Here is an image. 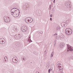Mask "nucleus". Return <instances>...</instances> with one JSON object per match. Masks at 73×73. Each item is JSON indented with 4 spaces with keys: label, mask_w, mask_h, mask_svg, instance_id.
I'll list each match as a JSON object with an SVG mask.
<instances>
[{
    "label": "nucleus",
    "mask_w": 73,
    "mask_h": 73,
    "mask_svg": "<svg viewBox=\"0 0 73 73\" xmlns=\"http://www.w3.org/2000/svg\"><path fill=\"white\" fill-rule=\"evenodd\" d=\"M51 70H50V69H49L48 70V73H50V71H51Z\"/></svg>",
    "instance_id": "2f4dec72"
},
{
    "label": "nucleus",
    "mask_w": 73,
    "mask_h": 73,
    "mask_svg": "<svg viewBox=\"0 0 73 73\" xmlns=\"http://www.w3.org/2000/svg\"><path fill=\"white\" fill-rule=\"evenodd\" d=\"M15 47L16 46H19L20 45V42H16L14 44Z\"/></svg>",
    "instance_id": "6e6552de"
},
{
    "label": "nucleus",
    "mask_w": 73,
    "mask_h": 73,
    "mask_svg": "<svg viewBox=\"0 0 73 73\" xmlns=\"http://www.w3.org/2000/svg\"><path fill=\"white\" fill-rule=\"evenodd\" d=\"M33 21V19H30V20H29V22H31L30 23H32V22Z\"/></svg>",
    "instance_id": "c85d7f7f"
},
{
    "label": "nucleus",
    "mask_w": 73,
    "mask_h": 73,
    "mask_svg": "<svg viewBox=\"0 0 73 73\" xmlns=\"http://www.w3.org/2000/svg\"><path fill=\"white\" fill-rule=\"evenodd\" d=\"M55 36V34H54L52 35V36Z\"/></svg>",
    "instance_id": "58836bf2"
},
{
    "label": "nucleus",
    "mask_w": 73,
    "mask_h": 73,
    "mask_svg": "<svg viewBox=\"0 0 73 73\" xmlns=\"http://www.w3.org/2000/svg\"><path fill=\"white\" fill-rule=\"evenodd\" d=\"M29 38H30V40H31V36H29Z\"/></svg>",
    "instance_id": "79ce46f5"
},
{
    "label": "nucleus",
    "mask_w": 73,
    "mask_h": 73,
    "mask_svg": "<svg viewBox=\"0 0 73 73\" xmlns=\"http://www.w3.org/2000/svg\"><path fill=\"white\" fill-rule=\"evenodd\" d=\"M21 60H22L23 61H26V58L24 56H22L21 57Z\"/></svg>",
    "instance_id": "ddd939ff"
},
{
    "label": "nucleus",
    "mask_w": 73,
    "mask_h": 73,
    "mask_svg": "<svg viewBox=\"0 0 73 73\" xmlns=\"http://www.w3.org/2000/svg\"><path fill=\"white\" fill-rule=\"evenodd\" d=\"M20 13H17L16 15H14L15 16H16L17 17H18Z\"/></svg>",
    "instance_id": "a878e982"
},
{
    "label": "nucleus",
    "mask_w": 73,
    "mask_h": 73,
    "mask_svg": "<svg viewBox=\"0 0 73 73\" xmlns=\"http://www.w3.org/2000/svg\"><path fill=\"white\" fill-rule=\"evenodd\" d=\"M15 9H17V10H18V11H20V10H19L18 9H17L16 8H13L11 10V13H13L11 14L12 15H13V13H14V12H15Z\"/></svg>",
    "instance_id": "0eeeda50"
},
{
    "label": "nucleus",
    "mask_w": 73,
    "mask_h": 73,
    "mask_svg": "<svg viewBox=\"0 0 73 73\" xmlns=\"http://www.w3.org/2000/svg\"><path fill=\"white\" fill-rule=\"evenodd\" d=\"M29 18H31L30 17H27L25 19V23H28V24L29 23H31V22H29Z\"/></svg>",
    "instance_id": "423d86ee"
},
{
    "label": "nucleus",
    "mask_w": 73,
    "mask_h": 73,
    "mask_svg": "<svg viewBox=\"0 0 73 73\" xmlns=\"http://www.w3.org/2000/svg\"><path fill=\"white\" fill-rule=\"evenodd\" d=\"M71 29L70 28H68L66 29V31H71Z\"/></svg>",
    "instance_id": "4be33fe9"
},
{
    "label": "nucleus",
    "mask_w": 73,
    "mask_h": 73,
    "mask_svg": "<svg viewBox=\"0 0 73 73\" xmlns=\"http://www.w3.org/2000/svg\"><path fill=\"white\" fill-rule=\"evenodd\" d=\"M18 13V11L17 10H15L14 12L13 13V15H16V14Z\"/></svg>",
    "instance_id": "aec40b11"
},
{
    "label": "nucleus",
    "mask_w": 73,
    "mask_h": 73,
    "mask_svg": "<svg viewBox=\"0 0 73 73\" xmlns=\"http://www.w3.org/2000/svg\"><path fill=\"white\" fill-rule=\"evenodd\" d=\"M67 48L68 49L67 50L68 52L69 51H73V49L72 47L71 46H70L69 44H67Z\"/></svg>",
    "instance_id": "f03ea898"
},
{
    "label": "nucleus",
    "mask_w": 73,
    "mask_h": 73,
    "mask_svg": "<svg viewBox=\"0 0 73 73\" xmlns=\"http://www.w3.org/2000/svg\"><path fill=\"white\" fill-rule=\"evenodd\" d=\"M60 27L59 26L57 27L56 28V30L57 31V30H60Z\"/></svg>",
    "instance_id": "5701e85b"
},
{
    "label": "nucleus",
    "mask_w": 73,
    "mask_h": 73,
    "mask_svg": "<svg viewBox=\"0 0 73 73\" xmlns=\"http://www.w3.org/2000/svg\"><path fill=\"white\" fill-rule=\"evenodd\" d=\"M56 40H55L54 42V46H55V45L56 44Z\"/></svg>",
    "instance_id": "393cba45"
},
{
    "label": "nucleus",
    "mask_w": 73,
    "mask_h": 73,
    "mask_svg": "<svg viewBox=\"0 0 73 73\" xmlns=\"http://www.w3.org/2000/svg\"><path fill=\"white\" fill-rule=\"evenodd\" d=\"M72 59H73V56L72 57Z\"/></svg>",
    "instance_id": "09e8293b"
},
{
    "label": "nucleus",
    "mask_w": 73,
    "mask_h": 73,
    "mask_svg": "<svg viewBox=\"0 0 73 73\" xmlns=\"http://www.w3.org/2000/svg\"><path fill=\"white\" fill-rule=\"evenodd\" d=\"M70 4L69 2H67L65 4V5L67 8H70Z\"/></svg>",
    "instance_id": "39448f33"
},
{
    "label": "nucleus",
    "mask_w": 73,
    "mask_h": 73,
    "mask_svg": "<svg viewBox=\"0 0 73 73\" xmlns=\"http://www.w3.org/2000/svg\"><path fill=\"white\" fill-rule=\"evenodd\" d=\"M21 31L23 32H25L27 31V27H25V26L22 27L21 29Z\"/></svg>",
    "instance_id": "7ed1b4c3"
},
{
    "label": "nucleus",
    "mask_w": 73,
    "mask_h": 73,
    "mask_svg": "<svg viewBox=\"0 0 73 73\" xmlns=\"http://www.w3.org/2000/svg\"><path fill=\"white\" fill-rule=\"evenodd\" d=\"M72 33V30H71V31H66L65 33L67 35V36H69V35H71Z\"/></svg>",
    "instance_id": "20e7f679"
},
{
    "label": "nucleus",
    "mask_w": 73,
    "mask_h": 73,
    "mask_svg": "<svg viewBox=\"0 0 73 73\" xmlns=\"http://www.w3.org/2000/svg\"><path fill=\"white\" fill-rule=\"evenodd\" d=\"M58 64H59V65H60V61L58 62L57 64V65H58Z\"/></svg>",
    "instance_id": "c756f323"
},
{
    "label": "nucleus",
    "mask_w": 73,
    "mask_h": 73,
    "mask_svg": "<svg viewBox=\"0 0 73 73\" xmlns=\"http://www.w3.org/2000/svg\"><path fill=\"white\" fill-rule=\"evenodd\" d=\"M30 40L31 41V42H32V41L31 40V39Z\"/></svg>",
    "instance_id": "a18cd8bd"
},
{
    "label": "nucleus",
    "mask_w": 73,
    "mask_h": 73,
    "mask_svg": "<svg viewBox=\"0 0 73 73\" xmlns=\"http://www.w3.org/2000/svg\"><path fill=\"white\" fill-rule=\"evenodd\" d=\"M50 21H52V18H50Z\"/></svg>",
    "instance_id": "f704fd0d"
},
{
    "label": "nucleus",
    "mask_w": 73,
    "mask_h": 73,
    "mask_svg": "<svg viewBox=\"0 0 73 73\" xmlns=\"http://www.w3.org/2000/svg\"><path fill=\"white\" fill-rule=\"evenodd\" d=\"M60 47L61 48H64V43H61L60 44Z\"/></svg>",
    "instance_id": "f8f14e48"
},
{
    "label": "nucleus",
    "mask_w": 73,
    "mask_h": 73,
    "mask_svg": "<svg viewBox=\"0 0 73 73\" xmlns=\"http://www.w3.org/2000/svg\"><path fill=\"white\" fill-rule=\"evenodd\" d=\"M38 33H40V32H39V31L38 32Z\"/></svg>",
    "instance_id": "ea45409f"
},
{
    "label": "nucleus",
    "mask_w": 73,
    "mask_h": 73,
    "mask_svg": "<svg viewBox=\"0 0 73 73\" xmlns=\"http://www.w3.org/2000/svg\"><path fill=\"white\" fill-rule=\"evenodd\" d=\"M49 66H50V65H49V64H47L46 65V67H47V68H49Z\"/></svg>",
    "instance_id": "7c9ffc66"
},
{
    "label": "nucleus",
    "mask_w": 73,
    "mask_h": 73,
    "mask_svg": "<svg viewBox=\"0 0 73 73\" xmlns=\"http://www.w3.org/2000/svg\"><path fill=\"white\" fill-rule=\"evenodd\" d=\"M12 61L14 63H16L18 62V58L17 57H14L12 59Z\"/></svg>",
    "instance_id": "f257e3e1"
},
{
    "label": "nucleus",
    "mask_w": 73,
    "mask_h": 73,
    "mask_svg": "<svg viewBox=\"0 0 73 73\" xmlns=\"http://www.w3.org/2000/svg\"><path fill=\"white\" fill-rule=\"evenodd\" d=\"M52 7V5H50L49 6V10H50L51 9V8Z\"/></svg>",
    "instance_id": "bb28decb"
},
{
    "label": "nucleus",
    "mask_w": 73,
    "mask_h": 73,
    "mask_svg": "<svg viewBox=\"0 0 73 73\" xmlns=\"http://www.w3.org/2000/svg\"><path fill=\"white\" fill-rule=\"evenodd\" d=\"M61 67V66H58V68L59 69V70L60 71V72H62V71H63V68H60Z\"/></svg>",
    "instance_id": "a211bd4d"
},
{
    "label": "nucleus",
    "mask_w": 73,
    "mask_h": 73,
    "mask_svg": "<svg viewBox=\"0 0 73 73\" xmlns=\"http://www.w3.org/2000/svg\"><path fill=\"white\" fill-rule=\"evenodd\" d=\"M52 16H53V15L52 14H51L50 15V16L51 17H52Z\"/></svg>",
    "instance_id": "c9c22d12"
},
{
    "label": "nucleus",
    "mask_w": 73,
    "mask_h": 73,
    "mask_svg": "<svg viewBox=\"0 0 73 73\" xmlns=\"http://www.w3.org/2000/svg\"><path fill=\"white\" fill-rule=\"evenodd\" d=\"M53 3H55V0H54L53 1Z\"/></svg>",
    "instance_id": "e433bc0d"
},
{
    "label": "nucleus",
    "mask_w": 73,
    "mask_h": 73,
    "mask_svg": "<svg viewBox=\"0 0 73 73\" xmlns=\"http://www.w3.org/2000/svg\"><path fill=\"white\" fill-rule=\"evenodd\" d=\"M8 17L6 16L5 17H4L3 18L4 21H5V22L6 23H7L8 22L7 21V19H8Z\"/></svg>",
    "instance_id": "9d476101"
},
{
    "label": "nucleus",
    "mask_w": 73,
    "mask_h": 73,
    "mask_svg": "<svg viewBox=\"0 0 73 73\" xmlns=\"http://www.w3.org/2000/svg\"><path fill=\"white\" fill-rule=\"evenodd\" d=\"M19 35V36H18V37L19 38H17V40L18 39H20V38H21V35L20 34H18Z\"/></svg>",
    "instance_id": "412c9836"
},
{
    "label": "nucleus",
    "mask_w": 73,
    "mask_h": 73,
    "mask_svg": "<svg viewBox=\"0 0 73 73\" xmlns=\"http://www.w3.org/2000/svg\"><path fill=\"white\" fill-rule=\"evenodd\" d=\"M7 60L8 59H7V56L4 57V59H3V62H6V61H7Z\"/></svg>",
    "instance_id": "4468645a"
},
{
    "label": "nucleus",
    "mask_w": 73,
    "mask_h": 73,
    "mask_svg": "<svg viewBox=\"0 0 73 73\" xmlns=\"http://www.w3.org/2000/svg\"><path fill=\"white\" fill-rule=\"evenodd\" d=\"M59 65V64H57V65Z\"/></svg>",
    "instance_id": "de8ad7c7"
},
{
    "label": "nucleus",
    "mask_w": 73,
    "mask_h": 73,
    "mask_svg": "<svg viewBox=\"0 0 73 73\" xmlns=\"http://www.w3.org/2000/svg\"><path fill=\"white\" fill-rule=\"evenodd\" d=\"M19 13H20V12L19 11Z\"/></svg>",
    "instance_id": "49530a36"
},
{
    "label": "nucleus",
    "mask_w": 73,
    "mask_h": 73,
    "mask_svg": "<svg viewBox=\"0 0 73 73\" xmlns=\"http://www.w3.org/2000/svg\"><path fill=\"white\" fill-rule=\"evenodd\" d=\"M7 21H8V22H7V23H10L11 21V19L9 17H7Z\"/></svg>",
    "instance_id": "dca6fc26"
},
{
    "label": "nucleus",
    "mask_w": 73,
    "mask_h": 73,
    "mask_svg": "<svg viewBox=\"0 0 73 73\" xmlns=\"http://www.w3.org/2000/svg\"><path fill=\"white\" fill-rule=\"evenodd\" d=\"M36 15H38V16H41L42 15V13H41V12H40H40H38V13L36 12Z\"/></svg>",
    "instance_id": "f3484780"
},
{
    "label": "nucleus",
    "mask_w": 73,
    "mask_h": 73,
    "mask_svg": "<svg viewBox=\"0 0 73 73\" xmlns=\"http://www.w3.org/2000/svg\"><path fill=\"white\" fill-rule=\"evenodd\" d=\"M55 35H57V33H56L55 34Z\"/></svg>",
    "instance_id": "a19ab883"
},
{
    "label": "nucleus",
    "mask_w": 73,
    "mask_h": 73,
    "mask_svg": "<svg viewBox=\"0 0 73 73\" xmlns=\"http://www.w3.org/2000/svg\"><path fill=\"white\" fill-rule=\"evenodd\" d=\"M28 5H28V4H26V5H25V7H26L25 9H26V8H28Z\"/></svg>",
    "instance_id": "b1692460"
},
{
    "label": "nucleus",
    "mask_w": 73,
    "mask_h": 73,
    "mask_svg": "<svg viewBox=\"0 0 73 73\" xmlns=\"http://www.w3.org/2000/svg\"><path fill=\"white\" fill-rule=\"evenodd\" d=\"M53 54H54V52H53L51 54V56H52V57H53Z\"/></svg>",
    "instance_id": "cd10ccee"
},
{
    "label": "nucleus",
    "mask_w": 73,
    "mask_h": 73,
    "mask_svg": "<svg viewBox=\"0 0 73 73\" xmlns=\"http://www.w3.org/2000/svg\"><path fill=\"white\" fill-rule=\"evenodd\" d=\"M2 39H3V38H1L0 39V43L1 44H5V42H4V40H1Z\"/></svg>",
    "instance_id": "9b49d317"
},
{
    "label": "nucleus",
    "mask_w": 73,
    "mask_h": 73,
    "mask_svg": "<svg viewBox=\"0 0 73 73\" xmlns=\"http://www.w3.org/2000/svg\"><path fill=\"white\" fill-rule=\"evenodd\" d=\"M61 25L62 27H66V26H67V24H66V23L64 22L63 23H62Z\"/></svg>",
    "instance_id": "1a4fd4ad"
},
{
    "label": "nucleus",
    "mask_w": 73,
    "mask_h": 73,
    "mask_svg": "<svg viewBox=\"0 0 73 73\" xmlns=\"http://www.w3.org/2000/svg\"><path fill=\"white\" fill-rule=\"evenodd\" d=\"M23 8H25V5H24V6H23Z\"/></svg>",
    "instance_id": "37998d69"
},
{
    "label": "nucleus",
    "mask_w": 73,
    "mask_h": 73,
    "mask_svg": "<svg viewBox=\"0 0 73 73\" xmlns=\"http://www.w3.org/2000/svg\"><path fill=\"white\" fill-rule=\"evenodd\" d=\"M50 60H52V56H51V57H50Z\"/></svg>",
    "instance_id": "473e14b6"
},
{
    "label": "nucleus",
    "mask_w": 73,
    "mask_h": 73,
    "mask_svg": "<svg viewBox=\"0 0 73 73\" xmlns=\"http://www.w3.org/2000/svg\"><path fill=\"white\" fill-rule=\"evenodd\" d=\"M18 29H19L18 27H15L14 28L13 30L15 31V32H16V31H18Z\"/></svg>",
    "instance_id": "2eb2a0df"
},
{
    "label": "nucleus",
    "mask_w": 73,
    "mask_h": 73,
    "mask_svg": "<svg viewBox=\"0 0 73 73\" xmlns=\"http://www.w3.org/2000/svg\"><path fill=\"white\" fill-rule=\"evenodd\" d=\"M3 39L4 40V38H3V39H2L1 40H3Z\"/></svg>",
    "instance_id": "c03bdc74"
},
{
    "label": "nucleus",
    "mask_w": 73,
    "mask_h": 73,
    "mask_svg": "<svg viewBox=\"0 0 73 73\" xmlns=\"http://www.w3.org/2000/svg\"><path fill=\"white\" fill-rule=\"evenodd\" d=\"M44 54L45 53V54H46L47 53L46 52V51H45L44 52Z\"/></svg>",
    "instance_id": "4c0bfd02"
},
{
    "label": "nucleus",
    "mask_w": 73,
    "mask_h": 73,
    "mask_svg": "<svg viewBox=\"0 0 73 73\" xmlns=\"http://www.w3.org/2000/svg\"><path fill=\"white\" fill-rule=\"evenodd\" d=\"M41 43H38V45H39V46H40L41 45Z\"/></svg>",
    "instance_id": "72a5a7b5"
},
{
    "label": "nucleus",
    "mask_w": 73,
    "mask_h": 73,
    "mask_svg": "<svg viewBox=\"0 0 73 73\" xmlns=\"http://www.w3.org/2000/svg\"><path fill=\"white\" fill-rule=\"evenodd\" d=\"M18 36H19V35H15V36H14V38H15V39L17 40V38H19L18 37Z\"/></svg>",
    "instance_id": "6ab92c4d"
}]
</instances>
